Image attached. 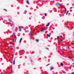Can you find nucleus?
Returning a JSON list of instances; mask_svg holds the SVG:
<instances>
[{"label": "nucleus", "mask_w": 74, "mask_h": 74, "mask_svg": "<svg viewBox=\"0 0 74 74\" xmlns=\"http://www.w3.org/2000/svg\"><path fill=\"white\" fill-rule=\"evenodd\" d=\"M23 27H24L22 26H20L18 28L20 29V32H21V30H23Z\"/></svg>", "instance_id": "1"}, {"label": "nucleus", "mask_w": 74, "mask_h": 74, "mask_svg": "<svg viewBox=\"0 0 74 74\" xmlns=\"http://www.w3.org/2000/svg\"><path fill=\"white\" fill-rule=\"evenodd\" d=\"M56 5H57L58 6H60V5H62V4H61L59 3H56Z\"/></svg>", "instance_id": "2"}, {"label": "nucleus", "mask_w": 74, "mask_h": 74, "mask_svg": "<svg viewBox=\"0 0 74 74\" xmlns=\"http://www.w3.org/2000/svg\"><path fill=\"white\" fill-rule=\"evenodd\" d=\"M53 67H50V71H51V70H53Z\"/></svg>", "instance_id": "3"}, {"label": "nucleus", "mask_w": 74, "mask_h": 74, "mask_svg": "<svg viewBox=\"0 0 74 74\" xmlns=\"http://www.w3.org/2000/svg\"><path fill=\"white\" fill-rule=\"evenodd\" d=\"M14 37L15 38V42H16V35H14Z\"/></svg>", "instance_id": "4"}, {"label": "nucleus", "mask_w": 74, "mask_h": 74, "mask_svg": "<svg viewBox=\"0 0 74 74\" xmlns=\"http://www.w3.org/2000/svg\"><path fill=\"white\" fill-rule=\"evenodd\" d=\"M45 30V28H42V29L41 31V32H43L44 30Z\"/></svg>", "instance_id": "5"}, {"label": "nucleus", "mask_w": 74, "mask_h": 74, "mask_svg": "<svg viewBox=\"0 0 74 74\" xmlns=\"http://www.w3.org/2000/svg\"><path fill=\"white\" fill-rule=\"evenodd\" d=\"M47 36L48 37H51V36L49 35L48 34H47Z\"/></svg>", "instance_id": "6"}, {"label": "nucleus", "mask_w": 74, "mask_h": 74, "mask_svg": "<svg viewBox=\"0 0 74 74\" xmlns=\"http://www.w3.org/2000/svg\"><path fill=\"white\" fill-rule=\"evenodd\" d=\"M22 38H21L20 39V43H21V41H22Z\"/></svg>", "instance_id": "7"}, {"label": "nucleus", "mask_w": 74, "mask_h": 74, "mask_svg": "<svg viewBox=\"0 0 74 74\" xmlns=\"http://www.w3.org/2000/svg\"><path fill=\"white\" fill-rule=\"evenodd\" d=\"M36 42H38V41H39V39H36Z\"/></svg>", "instance_id": "8"}, {"label": "nucleus", "mask_w": 74, "mask_h": 74, "mask_svg": "<svg viewBox=\"0 0 74 74\" xmlns=\"http://www.w3.org/2000/svg\"><path fill=\"white\" fill-rule=\"evenodd\" d=\"M49 24H50L49 23H48V25H46V26H49Z\"/></svg>", "instance_id": "9"}, {"label": "nucleus", "mask_w": 74, "mask_h": 74, "mask_svg": "<svg viewBox=\"0 0 74 74\" xmlns=\"http://www.w3.org/2000/svg\"><path fill=\"white\" fill-rule=\"evenodd\" d=\"M27 4H29V1H27Z\"/></svg>", "instance_id": "10"}, {"label": "nucleus", "mask_w": 74, "mask_h": 74, "mask_svg": "<svg viewBox=\"0 0 74 74\" xmlns=\"http://www.w3.org/2000/svg\"><path fill=\"white\" fill-rule=\"evenodd\" d=\"M61 66H63V65H64V64H63V63H62L61 64Z\"/></svg>", "instance_id": "11"}, {"label": "nucleus", "mask_w": 74, "mask_h": 74, "mask_svg": "<svg viewBox=\"0 0 74 74\" xmlns=\"http://www.w3.org/2000/svg\"><path fill=\"white\" fill-rule=\"evenodd\" d=\"M13 64H14H14H15V60H14L13 61Z\"/></svg>", "instance_id": "12"}, {"label": "nucleus", "mask_w": 74, "mask_h": 74, "mask_svg": "<svg viewBox=\"0 0 74 74\" xmlns=\"http://www.w3.org/2000/svg\"><path fill=\"white\" fill-rule=\"evenodd\" d=\"M16 49V48H14V51H15Z\"/></svg>", "instance_id": "13"}, {"label": "nucleus", "mask_w": 74, "mask_h": 74, "mask_svg": "<svg viewBox=\"0 0 74 74\" xmlns=\"http://www.w3.org/2000/svg\"><path fill=\"white\" fill-rule=\"evenodd\" d=\"M65 12H66L67 11V10H66V8H65Z\"/></svg>", "instance_id": "14"}, {"label": "nucleus", "mask_w": 74, "mask_h": 74, "mask_svg": "<svg viewBox=\"0 0 74 74\" xmlns=\"http://www.w3.org/2000/svg\"><path fill=\"white\" fill-rule=\"evenodd\" d=\"M45 16H47V13H45Z\"/></svg>", "instance_id": "15"}, {"label": "nucleus", "mask_w": 74, "mask_h": 74, "mask_svg": "<svg viewBox=\"0 0 74 74\" xmlns=\"http://www.w3.org/2000/svg\"><path fill=\"white\" fill-rule=\"evenodd\" d=\"M11 73H12V69L11 70Z\"/></svg>", "instance_id": "16"}, {"label": "nucleus", "mask_w": 74, "mask_h": 74, "mask_svg": "<svg viewBox=\"0 0 74 74\" xmlns=\"http://www.w3.org/2000/svg\"><path fill=\"white\" fill-rule=\"evenodd\" d=\"M72 8H73V7H71L70 8V9H72Z\"/></svg>", "instance_id": "17"}, {"label": "nucleus", "mask_w": 74, "mask_h": 74, "mask_svg": "<svg viewBox=\"0 0 74 74\" xmlns=\"http://www.w3.org/2000/svg\"><path fill=\"white\" fill-rule=\"evenodd\" d=\"M71 74H74V72H73V73H71Z\"/></svg>", "instance_id": "18"}, {"label": "nucleus", "mask_w": 74, "mask_h": 74, "mask_svg": "<svg viewBox=\"0 0 74 74\" xmlns=\"http://www.w3.org/2000/svg\"><path fill=\"white\" fill-rule=\"evenodd\" d=\"M9 21H10V22H11V20H10V19H9Z\"/></svg>", "instance_id": "19"}, {"label": "nucleus", "mask_w": 74, "mask_h": 74, "mask_svg": "<svg viewBox=\"0 0 74 74\" xmlns=\"http://www.w3.org/2000/svg\"><path fill=\"white\" fill-rule=\"evenodd\" d=\"M57 38H59V36H57Z\"/></svg>", "instance_id": "20"}, {"label": "nucleus", "mask_w": 74, "mask_h": 74, "mask_svg": "<svg viewBox=\"0 0 74 74\" xmlns=\"http://www.w3.org/2000/svg\"><path fill=\"white\" fill-rule=\"evenodd\" d=\"M30 33H31V34H32V30H31V31L30 32Z\"/></svg>", "instance_id": "21"}, {"label": "nucleus", "mask_w": 74, "mask_h": 74, "mask_svg": "<svg viewBox=\"0 0 74 74\" xmlns=\"http://www.w3.org/2000/svg\"><path fill=\"white\" fill-rule=\"evenodd\" d=\"M4 10H5V11H7L6 9H4Z\"/></svg>", "instance_id": "22"}, {"label": "nucleus", "mask_w": 74, "mask_h": 74, "mask_svg": "<svg viewBox=\"0 0 74 74\" xmlns=\"http://www.w3.org/2000/svg\"><path fill=\"white\" fill-rule=\"evenodd\" d=\"M68 14V13L67 12H66V15Z\"/></svg>", "instance_id": "23"}, {"label": "nucleus", "mask_w": 74, "mask_h": 74, "mask_svg": "<svg viewBox=\"0 0 74 74\" xmlns=\"http://www.w3.org/2000/svg\"><path fill=\"white\" fill-rule=\"evenodd\" d=\"M49 64H48L47 65H46V66H49Z\"/></svg>", "instance_id": "24"}, {"label": "nucleus", "mask_w": 74, "mask_h": 74, "mask_svg": "<svg viewBox=\"0 0 74 74\" xmlns=\"http://www.w3.org/2000/svg\"><path fill=\"white\" fill-rule=\"evenodd\" d=\"M69 10H68L67 11V12H68V13H69Z\"/></svg>", "instance_id": "25"}, {"label": "nucleus", "mask_w": 74, "mask_h": 74, "mask_svg": "<svg viewBox=\"0 0 74 74\" xmlns=\"http://www.w3.org/2000/svg\"><path fill=\"white\" fill-rule=\"evenodd\" d=\"M59 37H62V36H59Z\"/></svg>", "instance_id": "26"}, {"label": "nucleus", "mask_w": 74, "mask_h": 74, "mask_svg": "<svg viewBox=\"0 0 74 74\" xmlns=\"http://www.w3.org/2000/svg\"><path fill=\"white\" fill-rule=\"evenodd\" d=\"M57 39L58 40H59V38H57Z\"/></svg>", "instance_id": "27"}, {"label": "nucleus", "mask_w": 74, "mask_h": 74, "mask_svg": "<svg viewBox=\"0 0 74 74\" xmlns=\"http://www.w3.org/2000/svg\"><path fill=\"white\" fill-rule=\"evenodd\" d=\"M61 41H63V40L61 39Z\"/></svg>", "instance_id": "28"}, {"label": "nucleus", "mask_w": 74, "mask_h": 74, "mask_svg": "<svg viewBox=\"0 0 74 74\" xmlns=\"http://www.w3.org/2000/svg\"><path fill=\"white\" fill-rule=\"evenodd\" d=\"M72 60H73V61H74V59H72Z\"/></svg>", "instance_id": "29"}, {"label": "nucleus", "mask_w": 74, "mask_h": 74, "mask_svg": "<svg viewBox=\"0 0 74 74\" xmlns=\"http://www.w3.org/2000/svg\"><path fill=\"white\" fill-rule=\"evenodd\" d=\"M68 48H69V49H70V47H68Z\"/></svg>", "instance_id": "30"}, {"label": "nucleus", "mask_w": 74, "mask_h": 74, "mask_svg": "<svg viewBox=\"0 0 74 74\" xmlns=\"http://www.w3.org/2000/svg\"><path fill=\"white\" fill-rule=\"evenodd\" d=\"M13 41H14V39H13Z\"/></svg>", "instance_id": "31"}, {"label": "nucleus", "mask_w": 74, "mask_h": 74, "mask_svg": "<svg viewBox=\"0 0 74 74\" xmlns=\"http://www.w3.org/2000/svg\"><path fill=\"white\" fill-rule=\"evenodd\" d=\"M23 51H24V52L25 53V51H24V50H23Z\"/></svg>", "instance_id": "32"}, {"label": "nucleus", "mask_w": 74, "mask_h": 74, "mask_svg": "<svg viewBox=\"0 0 74 74\" xmlns=\"http://www.w3.org/2000/svg\"><path fill=\"white\" fill-rule=\"evenodd\" d=\"M47 50H48V49H48V48H47Z\"/></svg>", "instance_id": "33"}, {"label": "nucleus", "mask_w": 74, "mask_h": 74, "mask_svg": "<svg viewBox=\"0 0 74 74\" xmlns=\"http://www.w3.org/2000/svg\"><path fill=\"white\" fill-rule=\"evenodd\" d=\"M6 52V53H7L8 52Z\"/></svg>", "instance_id": "34"}, {"label": "nucleus", "mask_w": 74, "mask_h": 74, "mask_svg": "<svg viewBox=\"0 0 74 74\" xmlns=\"http://www.w3.org/2000/svg\"><path fill=\"white\" fill-rule=\"evenodd\" d=\"M73 64H74V63H73Z\"/></svg>", "instance_id": "35"}]
</instances>
